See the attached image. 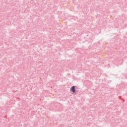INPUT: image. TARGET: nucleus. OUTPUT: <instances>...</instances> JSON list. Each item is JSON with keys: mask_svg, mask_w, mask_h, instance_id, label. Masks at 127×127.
<instances>
[{"mask_svg": "<svg viewBox=\"0 0 127 127\" xmlns=\"http://www.w3.org/2000/svg\"><path fill=\"white\" fill-rule=\"evenodd\" d=\"M75 86H73L70 88V91H71V92H72L73 93L76 92V89H75Z\"/></svg>", "mask_w": 127, "mask_h": 127, "instance_id": "f257e3e1", "label": "nucleus"}]
</instances>
